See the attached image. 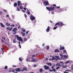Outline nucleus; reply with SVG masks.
<instances>
[{
  "label": "nucleus",
  "instance_id": "nucleus-1",
  "mask_svg": "<svg viewBox=\"0 0 73 73\" xmlns=\"http://www.w3.org/2000/svg\"><path fill=\"white\" fill-rule=\"evenodd\" d=\"M15 37L16 38H17V40L19 41L23 42V38H21V37L19 36V35H17L15 36Z\"/></svg>",
  "mask_w": 73,
  "mask_h": 73
},
{
  "label": "nucleus",
  "instance_id": "nucleus-2",
  "mask_svg": "<svg viewBox=\"0 0 73 73\" xmlns=\"http://www.w3.org/2000/svg\"><path fill=\"white\" fill-rule=\"evenodd\" d=\"M46 9L49 11H54V6H53L52 7H46Z\"/></svg>",
  "mask_w": 73,
  "mask_h": 73
},
{
  "label": "nucleus",
  "instance_id": "nucleus-3",
  "mask_svg": "<svg viewBox=\"0 0 73 73\" xmlns=\"http://www.w3.org/2000/svg\"><path fill=\"white\" fill-rule=\"evenodd\" d=\"M61 25V27H62L63 25H64V24L62 23V22H58L56 23L55 25L54 26L56 27L57 26V25Z\"/></svg>",
  "mask_w": 73,
  "mask_h": 73
},
{
  "label": "nucleus",
  "instance_id": "nucleus-4",
  "mask_svg": "<svg viewBox=\"0 0 73 73\" xmlns=\"http://www.w3.org/2000/svg\"><path fill=\"white\" fill-rule=\"evenodd\" d=\"M17 30V29L16 28H14L13 29L12 31L13 32H15L14 33H13V35H15L16 33H17V31H16Z\"/></svg>",
  "mask_w": 73,
  "mask_h": 73
},
{
  "label": "nucleus",
  "instance_id": "nucleus-5",
  "mask_svg": "<svg viewBox=\"0 0 73 73\" xmlns=\"http://www.w3.org/2000/svg\"><path fill=\"white\" fill-rule=\"evenodd\" d=\"M30 19H31V21H33V20H35L36 18L35 17H33V15H31L30 17Z\"/></svg>",
  "mask_w": 73,
  "mask_h": 73
},
{
  "label": "nucleus",
  "instance_id": "nucleus-6",
  "mask_svg": "<svg viewBox=\"0 0 73 73\" xmlns=\"http://www.w3.org/2000/svg\"><path fill=\"white\" fill-rule=\"evenodd\" d=\"M44 67L45 70H48L50 68H49V67L46 65L44 66Z\"/></svg>",
  "mask_w": 73,
  "mask_h": 73
},
{
  "label": "nucleus",
  "instance_id": "nucleus-7",
  "mask_svg": "<svg viewBox=\"0 0 73 73\" xmlns=\"http://www.w3.org/2000/svg\"><path fill=\"white\" fill-rule=\"evenodd\" d=\"M44 3L45 6L48 5V4H49V2H48V1H44Z\"/></svg>",
  "mask_w": 73,
  "mask_h": 73
},
{
  "label": "nucleus",
  "instance_id": "nucleus-8",
  "mask_svg": "<svg viewBox=\"0 0 73 73\" xmlns=\"http://www.w3.org/2000/svg\"><path fill=\"white\" fill-rule=\"evenodd\" d=\"M27 71V68L26 67H24L23 68V69L21 70L22 72H23V71Z\"/></svg>",
  "mask_w": 73,
  "mask_h": 73
},
{
  "label": "nucleus",
  "instance_id": "nucleus-9",
  "mask_svg": "<svg viewBox=\"0 0 73 73\" xmlns=\"http://www.w3.org/2000/svg\"><path fill=\"white\" fill-rule=\"evenodd\" d=\"M50 27L48 26L47 29H46V31L47 32H49L50 31Z\"/></svg>",
  "mask_w": 73,
  "mask_h": 73
},
{
  "label": "nucleus",
  "instance_id": "nucleus-10",
  "mask_svg": "<svg viewBox=\"0 0 73 73\" xmlns=\"http://www.w3.org/2000/svg\"><path fill=\"white\" fill-rule=\"evenodd\" d=\"M15 70L16 72H20L21 69H20V68H17L15 69Z\"/></svg>",
  "mask_w": 73,
  "mask_h": 73
},
{
  "label": "nucleus",
  "instance_id": "nucleus-11",
  "mask_svg": "<svg viewBox=\"0 0 73 73\" xmlns=\"http://www.w3.org/2000/svg\"><path fill=\"white\" fill-rule=\"evenodd\" d=\"M55 60H56V61H58V58H59V56H55Z\"/></svg>",
  "mask_w": 73,
  "mask_h": 73
},
{
  "label": "nucleus",
  "instance_id": "nucleus-12",
  "mask_svg": "<svg viewBox=\"0 0 73 73\" xmlns=\"http://www.w3.org/2000/svg\"><path fill=\"white\" fill-rule=\"evenodd\" d=\"M13 29V28L12 27H11V29H9V27H7L6 28V29L7 30H9V31H11L12 29Z\"/></svg>",
  "mask_w": 73,
  "mask_h": 73
},
{
  "label": "nucleus",
  "instance_id": "nucleus-13",
  "mask_svg": "<svg viewBox=\"0 0 73 73\" xmlns=\"http://www.w3.org/2000/svg\"><path fill=\"white\" fill-rule=\"evenodd\" d=\"M19 6L20 9H23V7L22 6V5L20 4Z\"/></svg>",
  "mask_w": 73,
  "mask_h": 73
},
{
  "label": "nucleus",
  "instance_id": "nucleus-14",
  "mask_svg": "<svg viewBox=\"0 0 73 73\" xmlns=\"http://www.w3.org/2000/svg\"><path fill=\"white\" fill-rule=\"evenodd\" d=\"M17 4H18V6L19 7L20 5V4H21V1H17Z\"/></svg>",
  "mask_w": 73,
  "mask_h": 73
},
{
  "label": "nucleus",
  "instance_id": "nucleus-15",
  "mask_svg": "<svg viewBox=\"0 0 73 73\" xmlns=\"http://www.w3.org/2000/svg\"><path fill=\"white\" fill-rule=\"evenodd\" d=\"M60 52V51L58 49H56L54 51L55 53H56V52Z\"/></svg>",
  "mask_w": 73,
  "mask_h": 73
},
{
  "label": "nucleus",
  "instance_id": "nucleus-16",
  "mask_svg": "<svg viewBox=\"0 0 73 73\" xmlns=\"http://www.w3.org/2000/svg\"><path fill=\"white\" fill-rule=\"evenodd\" d=\"M37 61V60L36 59H31V61L32 62H35V61Z\"/></svg>",
  "mask_w": 73,
  "mask_h": 73
},
{
  "label": "nucleus",
  "instance_id": "nucleus-17",
  "mask_svg": "<svg viewBox=\"0 0 73 73\" xmlns=\"http://www.w3.org/2000/svg\"><path fill=\"white\" fill-rule=\"evenodd\" d=\"M47 64L49 66H52V63H47Z\"/></svg>",
  "mask_w": 73,
  "mask_h": 73
},
{
  "label": "nucleus",
  "instance_id": "nucleus-18",
  "mask_svg": "<svg viewBox=\"0 0 73 73\" xmlns=\"http://www.w3.org/2000/svg\"><path fill=\"white\" fill-rule=\"evenodd\" d=\"M17 3H15L14 4V6L15 7H17Z\"/></svg>",
  "mask_w": 73,
  "mask_h": 73
},
{
  "label": "nucleus",
  "instance_id": "nucleus-19",
  "mask_svg": "<svg viewBox=\"0 0 73 73\" xmlns=\"http://www.w3.org/2000/svg\"><path fill=\"white\" fill-rule=\"evenodd\" d=\"M13 43H16V38L14 39L13 40Z\"/></svg>",
  "mask_w": 73,
  "mask_h": 73
},
{
  "label": "nucleus",
  "instance_id": "nucleus-20",
  "mask_svg": "<svg viewBox=\"0 0 73 73\" xmlns=\"http://www.w3.org/2000/svg\"><path fill=\"white\" fill-rule=\"evenodd\" d=\"M64 49H65V48L64 47H62L60 48V50H64Z\"/></svg>",
  "mask_w": 73,
  "mask_h": 73
},
{
  "label": "nucleus",
  "instance_id": "nucleus-21",
  "mask_svg": "<svg viewBox=\"0 0 73 73\" xmlns=\"http://www.w3.org/2000/svg\"><path fill=\"white\" fill-rule=\"evenodd\" d=\"M21 33H22L23 36V37H25V33H23V32H21Z\"/></svg>",
  "mask_w": 73,
  "mask_h": 73
},
{
  "label": "nucleus",
  "instance_id": "nucleus-22",
  "mask_svg": "<svg viewBox=\"0 0 73 73\" xmlns=\"http://www.w3.org/2000/svg\"><path fill=\"white\" fill-rule=\"evenodd\" d=\"M6 26H7V27H9V26H10V25H11V24L10 23H6Z\"/></svg>",
  "mask_w": 73,
  "mask_h": 73
},
{
  "label": "nucleus",
  "instance_id": "nucleus-23",
  "mask_svg": "<svg viewBox=\"0 0 73 73\" xmlns=\"http://www.w3.org/2000/svg\"><path fill=\"white\" fill-rule=\"evenodd\" d=\"M23 40L24 41L23 42H25V41H26L28 40V39L26 38H24L23 39Z\"/></svg>",
  "mask_w": 73,
  "mask_h": 73
},
{
  "label": "nucleus",
  "instance_id": "nucleus-24",
  "mask_svg": "<svg viewBox=\"0 0 73 73\" xmlns=\"http://www.w3.org/2000/svg\"><path fill=\"white\" fill-rule=\"evenodd\" d=\"M52 61H53L54 60H55V57H54V56H52Z\"/></svg>",
  "mask_w": 73,
  "mask_h": 73
},
{
  "label": "nucleus",
  "instance_id": "nucleus-25",
  "mask_svg": "<svg viewBox=\"0 0 73 73\" xmlns=\"http://www.w3.org/2000/svg\"><path fill=\"white\" fill-rule=\"evenodd\" d=\"M4 45H6V46H8V47H9V45L7 43H5Z\"/></svg>",
  "mask_w": 73,
  "mask_h": 73
},
{
  "label": "nucleus",
  "instance_id": "nucleus-26",
  "mask_svg": "<svg viewBox=\"0 0 73 73\" xmlns=\"http://www.w3.org/2000/svg\"><path fill=\"white\" fill-rule=\"evenodd\" d=\"M70 62V61L69 60H68L67 61H66V62H65V64H68V63H69Z\"/></svg>",
  "mask_w": 73,
  "mask_h": 73
},
{
  "label": "nucleus",
  "instance_id": "nucleus-27",
  "mask_svg": "<svg viewBox=\"0 0 73 73\" xmlns=\"http://www.w3.org/2000/svg\"><path fill=\"white\" fill-rule=\"evenodd\" d=\"M22 32H25L26 31V30H25V29H23L22 30Z\"/></svg>",
  "mask_w": 73,
  "mask_h": 73
},
{
  "label": "nucleus",
  "instance_id": "nucleus-28",
  "mask_svg": "<svg viewBox=\"0 0 73 73\" xmlns=\"http://www.w3.org/2000/svg\"><path fill=\"white\" fill-rule=\"evenodd\" d=\"M43 70L42 68H40V72L41 73L42 72V70Z\"/></svg>",
  "mask_w": 73,
  "mask_h": 73
},
{
  "label": "nucleus",
  "instance_id": "nucleus-29",
  "mask_svg": "<svg viewBox=\"0 0 73 73\" xmlns=\"http://www.w3.org/2000/svg\"><path fill=\"white\" fill-rule=\"evenodd\" d=\"M46 48H47V50H48V49H49V45L47 46Z\"/></svg>",
  "mask_w": 73,
  "mask_h": 73
},
{
  "label": "nucleus",
  "instance_id": "nucleus-30",
  "mask_svg": "<svg viewBox=\"0 0 73 73\" xmlns=\"http://www.w3.org/2000/svg\"><path fill=\"white\" fill-rule=\"evenodd\" d=\"M17 10L18 11H20V9H19V7H17Z\"/></svg>",
  "mask_w": 73,
  "mask_h": 73
},
{
  "label": "nucleus",
  "instance_id": "nucleus-31",
  "mask_svg": "<svg viewBox=\"0 0 73 73\" xmlns=\"http://www.w3.org/2000/svg\"><path fill=\"white\" fill-rule=\"evenodd\" d=\"M57 28V27H55L53 28V29H54V30H55V29H56Z\"/></svg>",
  "mask_w": 73,
  "mask_h": 73
},
{
  "label": "nucleus",
  "instance_id": "nucleus-32",
  "mask_svg": "<svg viewBox=\"0 0 73 73\" xmlns=\"http://www.w3.org/2000/svg\"><path fill=\"white\" fill-rule=\"evenodd\" d=\"M5 69H8V66H6L4 68Z\"/></svg>",
  "mask_w": 73,
  "mask_h": 73
},
{
  "label": "nucleus",
  "instance_id": "nucleus-33",
  "mask_svg": "<svg viewBox=\"0 0 73 73\" xmlns=\"http://www.w3.org/2000/svg\"><path fill=\"white\" fill-rule=\"evenodd\" d=\"M52 72H56V69L54 68L52 69Z\"/></svg>",
  "mask_w": 73,
  "mask_h": 73
},
{
  "label": "nucleus",
  "instance_id": "nucleus-34",
  "mask_svg": "<svg viewBox=\"0 0 73 73\" xmlns=\"http://www.w3.org/2000/svg\"><path fill=\"white\" fill-rule=\"evenodd\" d=\"M19 60L20 61H23V59H21V58H19Z\"/></svg>",
  "mask_w": 73,
  "mask_h": 73
},
{
  "label": "nucleus",
  "instance_id": "nucleus-35",
  "mask_svg": "<svg viewBox=\"0 0 73 73\" xmlns=\"http://www.w3.org/2000/svg\"><path fill=\"white\" fill-rule=\"evenodd\" d=\"M62 68H66V66L64 65L62 66Z\"/></svg>",
  "mask_w": 73,
  "mask_h": 73
},
{
  "label": "nucleus",
  "instance_id": "nucleus-36",
  "mask_svg": "<svg viewBox=\"0 0 73 73\" xmlns=\"http://www.w3.org/2000/svg\"><path fill=\"white\" fill-rule=\"evenodd\" d=\"M1 49L3 52H4V48H1Z\"/></svg>",
  "mask_w": 73,
  "mask_h": 73
},
{
  "label": "nucleus",
  "instance_id": "nucleus-37",
  "mask_svg": "<svg viewBox=\"0 0 73 73\" xmlns=\"http://www.w3.org/2000/svg\"><path fill=\"white\" fill-rule=\"evenodd\" d=\"M49 71H50V72H53L52 70H51L50 68L49 69Z\"/></svg>",
  "mask_w": 73,
  "mask_h": 73
},
{
  "label": "nucleus",
  "instance_id": "nucleus-38",
  "mask_svg": "<svg viewBox=\"0 0 73 73\" xmlns=\"http://www.w3.org/2000/svg\"><path fill=\"white\" fill-rule=\"evenodd\" d=\"M3 14V12L2 11H0V15H2Z\"/></svg>",
  "mask_w": 73,
  "mask_h": 73
},
{
  "label": "nucleus",
  "instance_id": "nucleus-39",
  "mask_svg": "<svg viewBox=\"0 0 73 73\" xmlns=\"http://www.w3.org/2000/svg\"><path fill=\"white\" fill-rule=\"evenodd\" d=\"M27 13L28 15H30V14H31V13H30V12L29 11H27Z\"/></svg>",
  "mask_w": 73,
  "mask_h": 73
},
{
  "label": "nucleus",
  "instance_id": "nucleus-40",
  "mask_svg": "<svg viewBox=\"0 0 73 73\" xmlns=\"http://www.w3.org/2000/svg\"><path fill=\"white\" fill-rule=\"evenodd\" d=\"M37 65H36V64H34V67L35 68H36V67H37Z\"/></svg>",
  "mask_w": 73,
  "mask_h": 73
},
{
  "label": "nucleus",
  "instance_id": "nucleus-41",
  "mask_svg": "<svg viewBox=\"0 0 73 73\" xmlns=\"http://www.w3.org/2000/svg\"><path fill=\"white\" fill-rule=\"evenodd\" d=\"M11 27H15V25H10Z\"/></svg>",
  "mask_w": 73,
  "mask_h": 73
},
{
  "label": "nucleus",
  "instance_id": "nucleus-42",
  "mask_svg": "<svg viewBox=\"0 0 73 73\" xmlns=\"http://www.w3.org/2000/svg\"><path fill=\"white\" fill-rule=\"evenodd\" d=\"M66 50H64V52H63L64 53H66Z\"/></svg>",
  "mask_w": 73,
  "mask_h": 73
},
{
  "label": "nucleus",
  "instance_id": "nucleus-43",
  "mask_svg": "<svg viewBox=\"0 0 73 73\" xmlns=\"http://www.w3.org/2000/svg\"><path fill=\"white\" fill-rule=\"evenodd\" d=\"M54 68V66H52V67L51 69H53V68Z\"/></svg>",
  "mask_w": 73,
  "mask_h": 73
},
{
  "label": "nucleus",
  "instance_id": "nucleus-44",
  "mask_svg": "<svg viewBox=\"0 0 73 73\" xmlns=\"http://www.w3.org/2000/svg\"><path fill=\"white\" fill-rule=\"evenodd\" d=\"M60 56H61V57H63V56H64L63 55H62V54H60Z\"/></svg>",
  "mask_w": 73,
  "mask_h": 73
},
{
  "label": "nucleus",
  "instance_id": "nucleus-45",
  "mask_svg": "<svg viewBox=\"0 0 73 73\" xmlns=\"http://www.w3.org/2000/svg\"><path fill=\"white\" fill-rule=\"evenodd\" d=\"M60 68V67L58 66L57 68H56V70H58V68Z\"/></svg>",
  "mask_w": 73,
  "mask_h": 73
},
{
  "label": "nucleus",
  "instance_id": "nucleus-46",
  "mask_svg": "<svg viewBox=\"0 0 73 73\" xmlns=\"http://www.w3.org/2000/svg\"><path fill=\"white\" fill-rule=\"evenodd\" d=\"M64 58H67V56H66V55H64Z\"/></svg>",
  "mask_w": 73,
  "mask_h": 73
},
{
  "label": "nucleus",
  "instance_id": "nucleus-47",
  "mask_svg": "<svg viewBox=\"0 0 73 73\" xmlns=\"http://www.w3.org/2000/svg\"><path fill=\"white\" fill-rule=\"evenodd\" d=\"M19 46L20 49L21 48V45H20V44H19Z\"/></svg>",
  "mask_w": 73,
  "mask_h": 73
},
{
  "label": "nucleus",
  "instance_id": "nucleus-48",
  "mask_svg": "<svg viewBox=\"0 0 73 73\" xmlns=\"http://www.w3.org/2000/svg\"><path fill=\"white\" fill-rule=\"evenodd\" d=\"M24 16H25V18H27V15H26V14H24Z\"/></svg>",
  "mask_w": 73,
  "mask_h": 73
},
{
  "label": "nucleus",
  "instance_id": "nucleus-49",
  "mask_svg": "<svg viewBox=\"0 0 73 73\" xmlns=\"http://www.w3.org/2000/svg\"><path fill=\"white\" fill-rule=\"evenodd\" d=\"M68 7H65L64 8V9L65 10V11H66V9H68Z\"/></svg>",
  "mask_w": 73,
  "mask_h": 73
},
{
  "label": "nucleus",
  "instance_id": "nucleus-50",
  "mask_svg": "<svg viewBox=\"0 0 73 73\" xmlns=\"http://www.w3.org/2000/svg\"><path fill=\"white\" fill-rule=\"evenodd\" d=\"M2 38H3V39L4 40H5V37H3Z\"/></svg>",
  "mask_w": 73,
  "mask_h": 73
},
{
  "label": "nucleus",
  "instance_id": "nucleus-51",
  "mask_svg": "<svg viewBox=\"0 0 73 73\" xmlns=\"http://www.w3.org/2000/svg\"><path fill=\"white\" fill-rule=\"evenodd\" d=\"M12 66L14 68H16V66H15V65H13Z\"/></svg>",
  "mask_w": 73,
  "mask_h": 73
},
{
  "label": "nucleus",
  "instance_id": "nucleus-52",
  "mask_svg": "<svg viewBox=\"0 0 73 73\" xmlns=\"http://www.w3.org/2000/svg\"><path fill=\"white\" fill-rule=\"evenodd\" d=\"M56 8H60V6L56 7Z\"/></svg>",
  "mask_w": 73,
  "mask_h": 73
},
{
  "label": "nucleus",
  "instance_id": "nucleus-53",
  "mask_svg": "<svg viewBox=\"0 0 73 73\" xmlns=\"http://www.w3.org/2000/svg\"><path fill=\"white\" fill-rule=\"evenodd\" d=\"M9 73H11V72H12V70H9Z\"/></svg>",
  "mask_w": 73,
  "mask_h": 73
},
{
  "label": "nucleus",
  "instance_id": "nucleus-54",
  "mask_svg": "<svg viewBox=\"0 0 73 73\" xmlns=\"http://www.w3.org/2000/svg\"><path fill=\"white\" fill-rule=\"evenodd\" d=\"M56 65H58V66H60V64H59V63H58L56 64Z\"/></svg>",
  "mask_w": 73,
  "mask_h": 73
},
{
  "label": "nucleus",
  "instance_id": "nucleus-55",
  "mask_svg": "<svg viewBox=\"0 0 73 73\" xmlns=\"http://www.w3.org/2000/svg\"><path fill=\"white\" fill-rule=\"evenodd\" d=\"M15 70H12V72H15Z\"/></svg>",
  "mask_w": 73,
  "mask_h": 73
},
{
  "label": "nucleus",
  "instance_id": "nucleus-56",
  "mask_svg": "<svg viewBox=\"0 0 73 73\" xmlns=\"http://www.w3.org/2000/svg\"><path fill=\"white\" fill-rule=\"evenodd\" d=\"M26 33L27 35H28V31H26Z\"/></svg>",
  "mask_w": 73,
  "mask_h": 73
},
{
  "label": "nucleus",
  "instance_id": "nucleus-57",
  "mask_svg": "<svg viewBox=\"0 0 73 73\" xmlns=\"http://www.w3.org/2000/svg\"><path fill=\"white\" fill-rule=\"evenodd\" d=\"M3 11H4V12H7V11L5 9H4L3 10Z\"/></svg>",
  "mask_w": 73,
  "mask_h": 73
},
{
  "label": "nucleus",
  "instance_id": "nucleus-58",
  "mask_svg": "<svg viewBox=\"0 0 73 73\" xmlns=\"http://www.w3.org/2000/svg\"><path fill=\"white\" fill-rule=\"evenodd\" d=\"M6 17H9V15H6Z\"/></svg>",
  "mask_w": 73,
  "mask_h": 73
},
{
  "label": "nucleus",
  "instance_id": "nucleus-59",
  "mask_svg": "<svg viewBox=\"0 0 73 73\" xmlns=\"http://www.w3.org/2000/svg\"><path fill=\"white\" fill-rule=\"evenodd\" d=\"M24 10H25V11H26V10H27V9H26V8L24 7Z\"/></svg>",
  "mask_w": 73,
  "mask_h": 73
},
{
  "label": "nucleus",
  "instance_id": "nucleus-60",
  "mask_svg": "<svg viewBox=\"0 0 73 73\" xmlns=\"http://www.w3.org/2000/svg\"><path fill=\"white\" fill-rule=\"evenodd\" d=\"M53 6H54V7H56V4H53Z\"/></svg>",
  "mask_w": 73,
  "mask_h": 73
},
{
  "label": "nucleus",
  "instance_id": "nucleus-61",
  "mask_svg": "<svg viewBox=\"0 0 73 73\" xmlns=\"http://www.w3.org/2000/svg\"><path fill=\"white\" fill-rule=\"evenodd\" d=\"M45 45V44H43L42 45V46H44Z\"/></svg>",
  "mask_w": 73,
  "mask_h": 73
},
{
  "label": "nucleus",
  "instance_id": "nucleus-62",
  "mask_svg": "<svg viewBox=\"0 0 73 73\" xmlns=\"http://www.w3.org/2000/svg\"><path fill=\"white\" fill-rule=\"evenodd\" d=\"M36 56V55H34L32 56V57H35Z\"/></svg>",
  "mask_w": 73,
  "mask_h": 73
},
{
  "label": "nucleus",
  "instance_id": "nucleus-63",
  "mask_svg": "<svg viewBox=\"0 0 73 73\" xmlns=\"http://www.w3.org/2000/svg\"><path fill=\"white\" fill-rule=\"evenodd\" d=\"M63 62H60V64H62V63H63Z\"/></svg>",
  "mask_w": 73,
  "mask_h": 73
},
{
  "label": "nucleus",
  "instance_id": "nucleus-64",
  "mask_svg": "<svg viewBox=\"0 0 73 73\" xmlns=\"http://www.w3.org/2000/svg\"><path fill=\"white\" fill-rule=\"evenodd\" d=\"M21 27L20 26H19V27H18V29H19V28H20Z\"/></svg>",
  "mask_w": 73,
  "mask_h": 73
}]
</instances>
